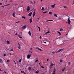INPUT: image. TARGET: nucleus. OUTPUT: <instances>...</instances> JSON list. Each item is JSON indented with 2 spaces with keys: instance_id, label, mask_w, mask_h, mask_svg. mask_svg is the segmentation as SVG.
I'll use <instances>...</instances> for the list:
<instances>
[{
  "instance_id": "obj_1",
  "label": "nucleus",
  "mask_w": 74,
  "mask_h": 74,
  "mask_svg": "<svg viewBox=\"0 0 74 74\" xmlns=\"http://www.w3.org/2000/svg\"><path fill=\"white\" fill-rule=\"evenodd\" d=\"M51 65L49 67V68L50 69H51V68H52V66H53V65H54V64H53V63H52V62L51 61Z\"/></svg>"
},
{
  "instance_id": "obj_2",
  "label": "nucleus",
  "mask_w": 74,
  "mask_h": 74,
  "mask_svg": "<svg viewBox=\"0 0 74 74\" xmlns=\"http://www.w3.org/2000/svg\"><path fill=\"white\" fill-rule=\"evenodd\" d=\"M55 5H56V4H54V5H51V8H54L55 6Z\"/></svg>"
},
{
  "instance_id": "obj_3",
  "label": "nucleus",
  "mask_w": 74,
  "mask_h": 74,
  "mask_svg": "<svg viewBox=\"0 0 74 74\" xmlns=\"http://www.w3.org/2000/svg\"><path fill=\"white\" fill-rule=\"evenodd\" d=\"M27 70H28L29 71H32V69L31 68V67H29Z\"/></svg>"
},
{
  "instance_id": "obj_4",
  "label": "nucleus",
  "mask_w": 74,
  "mask_h": 74,
  "mask_svg": "<svg viewBox=\"0 0 74 74\" xmlns=\"http://www.w3.org/2000/svg\"><path fill=\"white\" fill-rule=\"evenodd\" d=\"M63 50L62 49H60L58 51H56V53H58V52H60V51H62Z\"/></svg>"
},
{
  "instance_id": "obj_5",
  "label": "nucleus",
  "mask_w": 74,
  "mask_h": 74,
  "mask_svg": "<svg viewBox=\"0 0 74 74\" xmlns=\"http://www.w3.org/2000/svg\"><path fill=\"white\" fill-rule=\"evenodd\" d=\"M33 20V18L31 17L30 19H29V22L30 23H31L32 22V21Z\"/></svg>"
},
{
  "instance_id": "obj_6",
  "label": "nucleus",
  "mask_w": 74,
  "mask_h": 74,
  "mask_svg": "<svg viewBox=\"0 0 74 74\" xmlns=\"http://www.w3.org/2000/svg\"><path fill=\"white\" fill-rule=\"evenodd\" d=\"M31 56V55L28 54L27 56V59H30V58Z\"/></svg>"
},
{
  "instance_id": "obj_7",
  "label": "nucleus",
  "mask_w": 74,
  "mask_h": 74,
  "mask_svg": "<svg viewBox=\"0 0 74 74\" xmlns=\"http://www.w3.org/2000/svg\"><path fill=\"white\" fill-rule=\"evenodd\" d=\"M56 71V69H55V68H54V70H53L52 74H55V71Z\"/></svg>"
},
{
  "instance_id": "obj_8",
  "label": "nucleus",
  "mask_w": 74,
  "mask_h": 74,
  "mask_svg": "<svg viewBox=\"0 0 74 74\" xmlns=\"http://www.w3.org/2000/svg\"><path fill=\"white\" fill-rule=\"evenodd\" d=\"M26 27H27L26 25H24L22 27V28L23 29H25Z\"/></svg>"
},
{
  "instance_id": "obj_9",
  "label": "nucleus",
  "mask_w": 74,
  "mask_h": 74,
  "mask_svg": "<svg viewBox=\"0 0 74 74\" xmlns=\"http://www.w3.org/2000/svg\"><path fill=\"white\" fill-rule=\"evenodd\" d=\"M36 49H38V50H39V51H42V50L41 49L39 48L38 47H36Z\"/></svg>"
},
{
  "instance_id": "obj_10",
  "label": "nucleus",
  "mask_w": 74,
  "mask_h": 74,
  "mask_svg": "<svg viewBox=\"0 0 74 74\" xmlns=\"http://www.w3.org/2000/svg\"><path fill=\"white\" fill-rule=\"evenodd\" d=\"M71 22L70 21V17H69L68 18V23H69V24H70V23Z\"/></svg>"
},
{
  "instance_id": "obj_11",
  "label": "nucleus",
  "mask_w": 74,
  "mask_h": 74,
  "mask_svg": "<svg viewBox=\"0 0 74 74\" xmlns=\"http://www.w3.org/2000/svg\"><path fill=\"white\" fill-rule=\"evenodd\" d=\"M27 12L30 10V7H29V6H28L27 7Z\"/></svg>"
},
{
  "instance_id": "obj_12",
  "label": "nucleus",
  "mask_w": 74,
  "mask_h": 74,
  "mask_svg": "<svg viewBox=\"0 0 74 74\" xmlns=\"http://www.w3.org/2000/svg\"><path fill=\"white\" fill-rule=\"evenodd\" d=\"M15 12H14V13H13L12 14V15L14 17V18L15 17Z\"/></svg>"
},
{
  "instance_id": "obj_13",
  "label": "nucleus",
  "mask_w": 74,
  "mask_h": 74,
  "mask_svg": "<svg viewBox=\"0 0 74 74\" xmlns=\"http://www.w3.org/2000/svg\"><path fill=\"white\" fill-rule=\"evenodd\" d=\"M0 62L1 63H3V61L0 58Z\"/></svg>"
},
{
  "instance_id": "obj_14",
  "label": "nucleus",
  "mask_w": 74,
  "mask_h": 74,
  "mask_svg": "<svg viewBox=\"0 0 74 74\" xmlns=\"http://www.w3.org/2000/svg\"><path fill=\"white\" fill-rule=\"evenodd\" d=\"M28 34H29V35L30 36H31V33H30V31H29V32L28 33Z\"/></svg>"
},
{
  "instance_id": "obj_15",
  "label": "nucleus",
  "mask_w": 74,
  "mask_h": 74,
  "mask_svg": "<svg viewBox=\"0 0 74 74\" xmlns=\"http://www.w3.org/2000/svg\"><path fill=\"white\" fill-rule=\"evenodd\" d=\"M32 12H31L28 15H29V16H30L31 15H32Z\"/></svg>"
},
{
  "instance_id": "obj_16",
  "label": "nucleus",
  "mask_w": 74,
  "mask_h": 74,
  "mask_svg": "<svg viewBox=\"0 0 74 74\" xmlns=\"http://www.w3.org/2000/svg\"><path fill=\"white\" fill-rule=\"evenodd\" d=\"M6 42H7L8 44H10V42L8 40H7L6 41Z\"/></svg>"
},
{
  "instance_id": "obj_17",
  "label": "nucleus",
  "mask_w": 74,
  "mask_h": 74,
  "mask_svg": "<svg viewBox=\"0 0 74 74\" xmlns=\"http://www.w3.org/2000/svg\"><path fill=\"white\" fill-rule=\"evenodd\" d=\"M57 33H58L59 34V35H61V33L60 32L57 31Z\"/></svg>"
},
{
  "instance_id": "obj_18",
  "label": "nucleus",
  "mask_w": 74,
  "mask_h": 74,
  "mask_svg": "<svg viewBox=\"0 0 74 74\" xmlns=\"http://www.w3.org/2000/svg\"><path fill=\"white\" fill-rule=\"evenodd\" d=\"M21 73H23V74H26V73L24 72V71H21Z\"/></svg>"
},
{
  "instance_id": "obj_19",
  "label": "nucleus",
  "mask_w": 74,
  "mask_h": 74,
  "mask_svg": "<svg viewBox=\"0 0 74 74\" xmlns=\"http://www.w3.org/2000/svg\"><path fill=\"white\" fill-rule=\"evenodd\" d=\"M39 73V71H37L36 72H35V73H36V74H38V73Z\"/></svg>"
},
{
  "instance_id": "obj_20",
  "label": "nucleus",
  "mask_w": 74,
  "mask_h": 74,
  "mask_svg": "<svg viewBox=\"0 0 74 74\" xmlns=\"http://www.w3.org/2000/svg\"><path fill=\"white\" fill-rule=\"evenodd\" d=\"M35 14H36V13L34 12L33 14V17H34V16H35Z\"/></svg>"
},
{
  "instance_id": "obj_21",
  "label": "nucleus",
  "mask_w": 74,
  "mask_h": 74,
  "mask_svg": "<svg viewBox=\"0 0 74 74\" xmlns=\"http://www.w3.org/2000/svg\"><path fill=\"white\" fill-rule=\"evenodd\" d=\"M63 29L62 28H61L60 29V31H63Z\"/></svg>"
},
{
  "instance_id": "obj_22",
  "label": "nucleus",
  "mask_w": 74,
  "mask_h": 74,
  "mask_svg": "<svg viewBox=\"0 0 74 74\" xmlns=\"http://www.w3.org/2000/svg\"><path fill=\"white\" fill-rule=\"evenodd\" d=\"M50 32H49V31L48 32H46V33L45 34H48V33H49Z\"/></svg>"
},
{
  "instance_id": "obj_23",
  "label": "nucleus",
  "mask_w": 74,
  "mask_h": 74,
  "mask_svg": "<svg viewBox=\"0 0 74 74\" xmlns=\"http://www.w3.org/2000/svg\"><path fill=\"white\" fill-rule=\"evenodd\" d=\"M22 61V59H20L19 60V62L20 63H21V61Z\"/></svg>"
},
{
  "instance_id": "obj_24",
  "label": "nucleus",
  "mask_w": 74,
  "mask_h": 74,
  "mask_svg": "<svg viewBox=\"0 0 74 74\" xmlns=\"http://www.w3.org/2000/svg\"><path fill=\"white\" fill-rule=\"evenodd\" d=\"M54 16H56V17H58V16L56 15V14H54Z\"/></svg>"
},
{
  "instance_id": "obj_25",
  "label": "nucleus",
  "mask_w": 74,
  "mask_h": 74,
  "mask_svg": "<svg viewBox=\"0 0 74 74\" xmlns=\"http://www.w3.org/2000/svg\"><path fill=\"white\" fill-rule=\"evenodd\" d=\"M18 37H19V38H22V37L21 36L18 35Z\"/></svg>"
},
{
  "instance_id": "obj_26",
  "label": "nucleus",
  "mask_w": 74,
  "mask_h": 74,
  "mask_svg": "<svg viewBox=\"0 0 74 74\" xmlns=\"http://www.w3.org/2000/svg\"><path fill=\"white\" fill-rule=\"evenodd\" d=\"M22 18H24V19H26V17L24 16H22Z\"/></svg>"
},
{
  "instance_id": "obj_27",
  "label": "nucleus",
  "mask_w": 74,
  "mask_h": 74,
  "mask_svg": "<svg viewBox=\"0 0 74 74\" xmlns=\"http://www.w3.org/2000/svg\"><path fill=\"white\" fill-rule=\"evenodd\" d=\"M47 12H42L43 14H45L46 13H47Z\"/></svg>"
},
{
  "instance_id": "obj_28",
  "label": "nucleus",
  "mask_w": 74,
  "mask_h": 74,
  "mask_svg": "<svg viewBox=\"0 0 74 74\" xmlns=\"http://www.w3.org/2000/svg\"><path fill=\"white\" fill-rule=\"evenodd\" d=\"M38 29H39V31L40 32V30H41V28H40V27H39L38 28Z\"/></svg>"
},
{
  "instance_id": "obj_29",
  "label": "nucleus",
  "mask_w": 74,
  "mask_h": 74,
  "mask_svg": "<svg viewBox=\"0 0 74 74\" xmlns=\"http://www.w3.org/2000/svg\"><path fill=\"white\" fill-rule=\"evenodd\" d=\"M44 9V7H43L42 8L41 10H43Z\"/></svg>"
},
{
  "instance_id": "obj_30",
  "label": "nucleus",
  "mask_w": 74,
  "mask_h": 74,
  "mask_svg": "<svg viewBox=\"0 0 74 74\" xmlns=\"http://www.w3.org/2000/svg\"><path fill=\"white\" fill-rule=\"evenodd\" d=\"M49 21H50V20H48L46 21V22H49Z\"/></svg>"
},
{
  "instance_id": "obj_31",
  "label": "nucleus",
  "mask_w": 74,
  "mask_h": 74,
  "mask_svg": "<svg viewBox=\"0 0 74 74\" xmlns=\"http://www.w3.org/2000/svg\"><path fill=\"white\" fill-rule=\"evenodd\" d=\"M49 14H52V12H49Z\"/></svg>"
},
{
  "instance_id": "obj_32",
  "label": "nucleus",
  "mask_w": 74,
  "mask_h": 74,
  "mask_svg": "<svg viewBox=\"0 0 74 74\" xmlns=\"http://www.w3.org/2000/svg\"><path fill=\"white\" fill-rule=\"evenodd\" d=\"M60 62H62V63L63 62V60H60Z\"/></svg>"
},
{
  "instance_id": "obj_33",
  "label": "nucleus",
  "mask_w": 74,
  "mask_h": 74,
  "mask_svg": "<svg viewBox=\"0 0 74 74\" xmlns=\"http://www.w3.org/2000/svg\"><path fill=\"white\" fill-rule=\"evenodd\" d=\"M14 50V49L12 48L11 50H10V51H13Z\"/></svg>"
},
{
  "instance_id": "obj_34",
  "label": "nucleus",
  "mask_w": 74,
  "mask_h": 74,
  "mask_svg": "<svg viewBox=\"0 0 74 74\" xmlns=\"http://www.w3.org/2000/svg\"><path fill=\"white\" fill-rule=\"evenodd\" d=\"M34 12L36 13V9H35L34 11Z\"/></svg>"
},
{
  "instance_id": "obj_35",
  "label": "nucleus",
  "mask_w": 74,
  "mask_h": 74,
  "mask_svg": "<svg viewBox=\"0 0 74 74\" xmlns=\"http://www.w3.org/2000/svg\"><path fill=\"white\" fill-rule=\"evenodd\" d=\"M41 68H42V69H44V66H41Z\"/></svg>"
},
{
  "instance_id": "obj_36",
  "label": "nucleus",
  "mask_w": 74,
  "mask_h": 74,
  "mask_svg": "<svg viewBox=\"0 0 74 74\" xmlns=\"http://www.w3.org/2000/svg\"><path fill=\"white\" fill-rule=\"evenodd\" d=\"M65 69V68L63 69L62 70V71H64V70Z\"/></svg>"
},
{
  "instance_id": "obj_37",
  "label": "nucleus",
  "mask_w": 74,
  "mask_h": 74,
  "mask_svg": "<svg viewBox=\"0 0 74 74\" xmlns=\"http://www.w3.org/2000/svg\"><path fill=\"white\" fill-rule=\"evenodd\" d=\"M18 49H21V48H20V47H19V46L18 47Z\"/></svg>"
},
{
  "instance_id": "obj_38",
  "label": "nucleus",
  "mask_w": 74,
  "mask_h": 74,
  "mask_svg": "<svg viewBox=\"0 0 74 74\" xmlns=\"http://www.w3.org/2000/svg\"><path fill=\"white\" fill-rule=\"evenodd\" d=\"M39 18H39H39H37V19L38 21H39Z\"/></svg>"
},
{
  "instance_id": "obj_39",
  "label": "nucleus",
  "mask_w": 74,
  "mask_h": 74,
  "mask_svg": "<svg viewBox=\"0 0 74 74\" xmlns=\"http://www.w3.org/2000/svg\"><path fill=\"white\" fill-rule=\"evenodd\" d=\"M19 22H20V21H18L17 22L15 23H19Z\"/></svg>"
},
{
  "instance_id": "obj_40",
  "label": "nucleus",
  "mask_w": 74,
  "mask_h": 74,
  "mask_svg": "<svg viewBox=\"0 0 74 74\" xmlns=\"http://www.w3.org/2000/svg\"><path fill=\"white\" fill-rule=\"evenodd\" d=\"M38 59H37L36 61H35V62H37V61H38Z\"/></svg>"
},
{
  "instance_id": "obj_41",
  "label": "nucleus",
  "mask_w": 74,
  "mask_h": 74,
  "mask_svg": "<svg viewBox=\"0 0 74 74\" xmlns=\"http://www.w3.org/2000/svg\"><path fill=\"white\" fill-rule=\"evenodd\" d=\"M68 64H69V65H70V63L69 62L68 63Z\"/></svg>"
},
{
  "instance_id": "obj_42",
  "label": "nucleus",
  "mask_w": 74,
  "mask_h": 74,
  "mask_svg": "<svg viewBox=\"0 0 74 74\" xmlns=\"http://www.w3.org/2000/svg\"><path fill=\"white\" fill-rule=\"evenodd\" d=\"M52 53H53V54H54V53H55V52L54 51L52 52Z\"/></svg>"
},
{
  "instance_id": "obj_43",
  "label": "nucleus",
  "mask_w": 74,
  "mask_h": 74,
  "mask_svg": "<svg viewBox=\"0 0 74 74\" xmlns=\"http://www.w3.org/2000/svg\"><path fill=\"white\" fill-rule=\"evenodd\" d=\"M3 56H6V54H4Z\"/></svg>"
},
{
  "instance_id": "obj_44",
  "label": "nucleus",
  "mask_w": 74,
  "mask_h": 74,
  "mask_svg": "<svg viewBox=\"0 0 74 74\" xmlns=\"http://www.w3.org/2000/svg\"><path fill=\"white\" fill-rule=\"evenodd\" d=\"M14 63H15V64H16V62H15V61H14Z\"/></svg>"
},
{
  "instance_id": "obj_45",
  "label": "nucleus",
  "mask_w": 74,
  "mask_h": 74,
  "mask_svg": "<svg viewBox=\"0 0 74 74\" xmlns=\"http://www.w3.org/2000/svg\"><path fill=\"white\" fill-rule=\"evenodd\" d=\"M64 8H67V7L66 6H64Z\"/></svg>"
},
{
  "instance_id": "obj_46",
  "label": "nucleus",
  "mask_w": 74,
  "mask_h": 74,
  "mask_svg": "<svg viewBox=\"0 0 74 74\" xmlns=\"http://www.w3.org/2000/svg\"><path fill=\"white\" fill-rule=\"evenodd\" d=\"M40 40L42 38H41V36H40Z\"/></svg>"
},
{
  "instance_id": "obj_47",
  "label": "nucleus",
  "mask_w": 74,
  "mask_h": 74,
  "mask_svg": "<svg viewBox=\"0 0 74 74\" xmlns=\"http://www.w3.org/2000/svg\"><path fill=\"white\" fill-rule=\"evenodd\" d=\"M10 62V61L8 60L7 61V62Z\"/></svg>"
},
{
  "instance_id": "obj_48",
  "label": "nucleus",
  "mask_w": 74,
  "mask_h": 74,
  "mask_svg": "<svg viewBox=\"0 0 74 74\" xmlns=\"http://www.w3.org/2000/svg\"><path fill=\"white\" fill-rule=\"evenodd\" d=\"M33 3V2H32V1H31V3H30V4H32Z\"/></svg>"
},
{
  "instance_id": "obj_49",
  "label": "nucleus",
  "mask_w": 74,
  "mask_h": 74,
  "mask_svg": "<svg viewBox=\"0 0 74 74\" xmlns=\"http://www.w3.org/2000/svg\"><path fill=\"white\" fill-rule=\"evenodd\" d=\"M4 71L5 74H6V72L5 71Z\"/></svg>"
},
{
  "instance_id": "obj_50",
  "label": "nucleus",
  "mask_w": 74,
  "mask_h": 74,
  "mask_svg": "<svg viewBox=\"0 0 74 74\" xmlns=\"http://www.w3.org/2000/svg\"><path fill=\"white\" fill-rule=\"evenodd\" d=\"M44 43H45V44H47V42H44Z\"/></svg>"
},
{
  "instance_id": "obj_51",
  "label": "nucleus",
  "mask_w": 74,
  "mask_h": 74,
  "mask_svg": "<svg viewBox=\"0 0 74 74\" xmlns=\"http://www.w3.org/2000/svg\"><path fill=\"white\" fill-rule=\"evenodd\" d=\"M53 21V20H50V21Z\"/></svg>"
},
{
  "instance_id": "obj_52",
  "label": "nucleus",
  "mask_w": 74,
  "mask_h": 74,
  "mask_svg": "<svg viewBox=\"0 0 74 74\" xmlns=\"http://www.w3.org/2000/svg\"><path fill=\"white\" fill-rule=\"evenodd\" d=\"M49 60V59H47V61H48Z\"/></svg>"
},
{
  "instance_id": "obj_53",
  "label": "nucleus",
  "mask_w": 74,
  "mask_h": 74,
  "mask_svg": "<svg viewBox=\"0 0 74 74\" xmlns=\"http://www.w3.org/2000/svg\"><path fill=\"white\" fill-rule=\"evenodd\" d=\"M8 5H5L4 6H8Z\"/></svg>"
},
{
  "instance_id": "obj_54",
  "label": "nucleus",
  "mask_w": 74,
  "mask_h": 74,
  "mask_svg": "<svg viewBox=\"0 0 74 74\" xmlns=\"http://www.w3.org/2000/svg\"><path fill=\"white\" fill-rule=\"evenodd\" d=\"M73 4H74V1H73Z\"/></svg>"
},
{
  "instance_id": "obj_55",
  "label": "nucleus",
  "mask_w": 74,
  "mask_h": 74,
  "mask_svg": "<svg viewBox=\"0 0 74 74\" xmlns=\"http://www.w3.org/2000/svg\"><path fill=\"white\" fill-rule=\"evenodd\" d=\"M39 64L40 66H41V64L40 63H39Z\"/></svg>"
},
{
  "instance_id": "obj_56",
  "label": "nucleus",
  "mask_w": 74,
  "mask_h": 74,
  "mask_svg": "<svg viewBox=\"0 0 74 74\" xmlns=\"http://www.w3.org/2000/svg\"><path fill=\"white\" fill-rule=\"evenodd\" d=\"M18 45H19V46H18V47H20V44H19V43H18Z\"/></svg>"
},
{
  "instance_id": "obj_57",
  "label": "nucleus",
  "mask_w": 74,
  "mask_h": 74,
  "mask_svg": "<svg viewBox=\"0 0 74 74\" xmlns=\"http://www.w3.org/2000/svg\"><path fill=\"white\" fill-rule=\"evenodd\" d=\"M34 4H35V1H34Z\"/></svg>"
},
{
  "instance_id": "obj_58",
  "label": "nucleus",
  "mask_w": 74,
  "mask_h": 74,
  "mask_svg": "<svg viewBox=\"0 0 74 74\" xmlns=\"http://www.w3.org/2000/svg\"><path fill=\"white\" fill-rule=\"evenodd\" d=\"M34 67H33V68H32V70H34Z\"/></svg>"
},
{
  "instance_id": "obj_59",
  "label": "nucleus",
  "mask_w": 74,
  "mask_h": 74,
  "mask_svg": "<svg viewBox=\"0 0 74 74\" xmlns=\"http://www.w3.org/2000/svg\"><path fill=\"white\" fill-rule=\"evenodd\" d=\"M17 34H18L16 33L15 35H17Z\"/></svg>"
},
{
  "instance_id": "obj_60",
  "label": "nucleus",
  "mask_w": 74,
  "mask_h": 74,
  "mask_svg": "<svg viewBox=\"0 0 74 74\" xmlns=\"http://www.w3.org/2000/svg\"><path fill=\"white\" fill-rule=\"evenodd\" d=\"M0 71H3V70H1V69H0Z\"/></svg>"
},
{
  "instance_id": "obj_61",
  "label": "nucleus",
  "mask_w": 74,
  "mask_h": 74,
  "mask_svg": "<svg viewBox=\"0 0 74 74\" xmlns=\"http://www.w3.org/2000/svg\"><path fill=\"white\" fill-rule=\"evenodd\" d=\"M30 49L31 50H32V48H31Z\"/></svg>"
},
{
  "instance_id": "obj_62",
  "label": "nucleus",
  "mask_w": 74,
  "mask_h": 74,
  "mask_svg": "<svg viewBox=\"0 0 74 74\" xmlns=\"http://www.w3.org/2000/svg\"><path fill=\"white\" fill-rule=\"evenodd\" d=\"M2 5V3H0V5Z\"/></svg>"
},
{
  "instance_id": "obj_63",
  "label": "nucleus",
  "mask_w": 74,
  "mask_h": 74,
  "mask_svg": "<svg viewBox=\"0 0 74 74\" xmlns=\"http://www.w3.org/2000/svg\"><path fill=\"white\" fill-rule=\"evenodd\" d=\"M37 27H38V28H39V27H38V26H37Z\"/></svg>"
},
{
  "instance_id": "obj_64",
  "label": "nucleus",
  "mask_w": 74,
  "mask_h": 74,
  "mask_svg": "<svg viewBox=\"0 0 74 74\" xmlns=\"http://www.w3.org/2000/svg\"><path fill=\"white\" fill-rule=\"evenodd\" d=\"M40 0V1H42V0Z\"/></svg>"
}]
</instances>
